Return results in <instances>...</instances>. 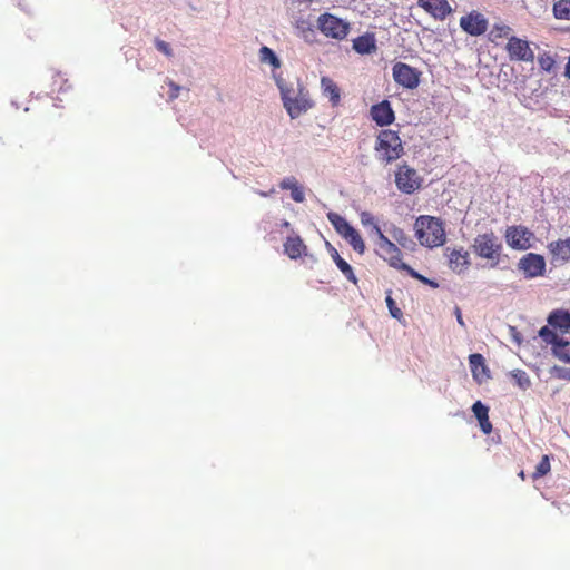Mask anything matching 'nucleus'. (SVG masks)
Wrapping results in <instances>:
<instances>
[{"instance_id":"nucleus-1","label":"nucleus","mask_w":570,"mask_h":570,"mask_svg":"<svg viewBox=\"0 0 570 570\" xmlns=\"http://www.w3.org/2000/svg\"><path fill=\"white\" fill-rule=\"evenodd\" d=\"M414 232L420 245L428 248L442 246L446 239L443 222L434 216H419L414 223Z\"/></svg>"},{"instance_id":"nucleus-2","label":"nucleus","mask_w":570,"mask_h":570,"mask_svg":"<svg viewBox=\"0 0 570 570\" xmlns=\"http://www.w3.org/2000/svg\"><path fill=\"white\" fill-rule=\"evenodd\" d=\"M278 88L283 106L292 119L298 118L302 114L314 107V101L309 97V91L302 85L295 92L283 82L278 81Z\"/></svg>"},{"instance_id":"nucleus-3","label":"nucleus","mask_w":570,"mask_h":570,"mask_svg":"<svg viewBox=\"0 0 570 570\" xmlns=\"http://www.w3.org/2000/svg\"><path fill=\"white\" fill-rule=\"evenodd\" d=\"M374 150L376 158L384 164L397 160L404 154V147L399 132L391 129L380 130L376 136Z\"/></svg>"},{"instance_id":"nucleus-4","label":"nucleus","mask_w":570,"mask_h":570,"mask_svg":"<svg viewBox=\"0 0 570 570\" xmlns=\"http://www.w3.org/2000/svg\"><path fill=\"white\" fill-rule=\"evenodd\" d=\"M471 247L478 257L489 261L491 267H495L500 263L503 246L494 232L476 235Z\"/></svg>"},{"instance_id":"nucleus-5","label":"nucleus","mask_w":570,"mask_h":570,"mask_svg":"<svg viewBox=\"0 0 570 570\" xmlns=\"http://www.w3.org/2000/svg\"><path fill=\"white\" fill-rule=\"evenodd\" d=\"M327 219L333 225L336 233L348 242L356 253L360 255L365 253L366 246L360 232L355 229L343 216L337 213L330 212L327 214Z\"/></svg>"},{"instance_id":"nucleus-6","label":"nucleus","mask_w":570,"mask_h":570,"mask_svg":"<svg viewBox=\"0 0 570 570\" xmlns=\"http://www.w3.org/2000/svg\"><path fill=\"white\" fill-rule=\"evenodd\" d=\"M317 28L327 38L343 40L350 32V23L343 19L325 12L317 19Z\"/></svg>"},{"instance_id":"nucleus-7","label":"nucleus","mask_w":570,"mask_h":570,"mask_svg":"<svg viewBox=\"0 0 570 570\" xmlns=\"http://www.w3.org/2000/svg\"><path fill=\"white\" fill-rule=\"evenodd\" d=\"M377 236V254L382 257L387 264L396 269L404 271L407 264L402 262V252L397 247L396 244L391 242L381 230V228H376Z\"/></svg>"},{"instance_id":"nucleus-8","label":"nucleus","mask_w":570,"mask_h":570,"mask_svg":"<svg viewBox=\"0 0 570 570\" xmlns=\"http://www.w3.org/2000/svg\"><path fill=\"white\" fill-rule=\"evenodd\" d=\"M395 185L404 194H413L422 185V178L417 171L407 164H402L395 171Z\"/></svg>"},{"instance_id":"nucleus-9","label":"nucleus","mask_w":570,"mask_h":570,"mask_svg":"<svg viewBox=\"0 0 570 570\" xmlns=\"http://www.w3.org/2000/svg\"><path fill=\"white\" fill-rule=\"evenodd\" d=\"M534 234L523 225L508 226L504 232L507 245L515 250H527L531 247Z\"/></svg>"},{"instance_id":"nucleus-10","label":"nucleus","mask_w":570,"mask_h":570,"mask_svg":"<svg viewBox=\"0 0 570 570\" xmlns=\"http://www.w3.org/2000/svg\"><path fill=\"white\" fill-rule=\"evenodd\" d=\"M539 336L547 344L552 345V351L556 357L563 363H570V342L564 340L558 333L552 331L549 326H543L539 331Z\"/></svg>"},{"instance_id":"nucleus-11","label":"nucleus","mask_w":570,"mask_h":570,"mask_svg":"<svg viewBox=\"0 0 570 570\" xmlns=\"http://www.w3.org/2000/svg\"><path fill=\"white\" fill-rule=\"evenodd\" d=\"M394 81L406 89H415L421 81L422 72L405 62H396L392 68Z\"/></svg>"},{"instance_id":"nucleus-12","label":"nucleus","mask_w":570,"mask_h":570,"mask_svg":"<svg viewBox=\"0 0 570 570\" xmlns=\"http://www.w3.org/2000/svg\"><path fill=\"white\" fill-rule=\"evenodd\" d=\"M518 269L525 278H535L542 276L546 272V259L542 255L528 253L518 262Z\"/></svg>"},{"instance_id":"nucleus-13","label":"nucleus","mask_w":570,"mask_h":570,"mask_svg":"<svg viewBox=\"0 0 570 570\" xmlns=\"http://www.w3.org/2000/svg\"><path fill=\"white\" fill-rule=\"evenodd\" d=\"M507 51L511 60H519L531 62L534 59V53L527 40L518 37H511L507 43Z\"/></svg>"},{"instance_id":"nucleus-14","label":"nucleus","mask_w":570,"mask_h":570,"mask_svg":"<svg viewBox=\"0 0 570 570\" xmlns=\"http://www.w3.org/2000/svg\"><path fill=\"white\" fill-rule=\"evenodd\" d=\"M445 255L448 257V264L450 269H452L456 274L464 273L471 265L470 254L463 247H446Z\"/></svg>"},{"instance_id":"nucleus-15","label":"nucleus","mask_w":570,"mask_h":570,"mask_svg":"<svg viewBox=\"0 0 570 570\" xmlns=\"http://www.w3.org/2000/svg\"><path fill=\"white\" fill-rule=\"evenodd\" d=\"M370 115L372 120L380 127L389 126L395 120L394 111L387 100L373 105L370 109Z\"/></svg>"},{"instance_id":"nucleus-16","label":"nucleus","mask_w":570,"mask_h":570,"mask_svg":"<svg viewBox=\"0 0 570 570\" xmlns=\"http://www.w3.org/2000/svg\"><path fill=\"white\" fill-rule=\"evenodd\" d=\"M461 28L471 36H480L487 31L488 22L480 13H470L460 20Z\"/></svg>"},{"instance_id":"nucleus-17","label":"nucleus","mask_w":570,"mask_h":570,"mask_svg":"<svg viewBox=\"0 0 570 570\" xmlns=\"http://www.w3.org/2000/svg\"><path fill=\"white\" fill-rule=\"evenodd\" d=\"M417 4L436 19H444L451 12L446 0H419Z\"/></svg>"},{"instance_id":"nucleus-18","label":"nucleus","mask_w":570,"mask_h":570,"mask_svg":"<svg viewBox=\"0 0 570 570\" xmlns=\"http://www.w3.org/2000/svg\"><path fill=\"white\" fill-rule=\"evenodd\" d=\"M552 331L563 335L570 332V313L567 311L558 309L552 312L548 317V325Z\"/></svg>"},{"instance_id":"nucleus-19","label":"nucleus","mask_w":570,"mask_h":570,"mask_svg":"<svg viewBox=\"0 0 570 570\" xmlns=\"http://www.w3.org/2000/svg\"><path fill=\"white\" fill-rule=\"evenodd\" d=\"M469 363L472 372L473 379L478 383H482L485 380L490 379V371L488 366L485 365L484 357L479 354L474 353L469 356Z\"/></svg>"},{"instance_id":"nucleus-20","label":"nucleus","mask_w":570,"mask_h":570,"mask_svg":"<svg viewBox=\"0 0 570 570\" xmlns=\"http://www.w3.org/2000/svg\"><path fill=\"white\" fill-rule=\"evenodd\" d=\"M307 247L299 236H289L284 243V252L291 259H297L306 254Z\"/></svg>"},{"instance_id":"nucleus-21","label":"nucleus","mask_w":570,"mask_h":570,"mask_svg":"<svg viewBox=\"0 0 570 570\" xmlns=\"http://www.w3.org/2000/svg\"><path fill=\"white\" fill-rule=\"evenodd\" d=\"M327 249L337 268L342 272V274L353 284H357V277L354 274L352 266L343 259L335 247H333L328 242L326 243Z\"/></svg>"},{"instance_id":"nucleus-22","label":"nucleus","mask_w":570,"mask_h":570,"mask_svg":"<svg viewBox=\"0 0 570 570\" xmlns=\"http://www.w3.org/2000/svg\"><path fill=\"white\" fill-rule=\"evenodd\" d=\"M321 89L325 97L328 98L332 107H336L341 102V90L336 82L330 77L321 78Z\"/></svg>"},{"instance_id":"nucleus-23","label":"nucleus","mask_w":570,"mask_h":570,"mask_svg":"<svg viewBox=\"0 0 570 570\" xmlns=\"http://www.w3.org/2000/svg\"><path fill=\"white\" fill-rule=\"evenodd\" d=\"M548 249L554 259L561 262L570 261V237L551 242Z\"/></svg>"},{"instance_id":"nucleus-24","label":"nucleus","mask_w":570,"mask_h":570,"mask_svg":"<svg viewBox=\"0 0 570 570\" xmlns=\"http://www.w3.org/2000/svg\"><path fill=\"white\" fill-rule=\"evenodd\" d=\"M472 411L479 421L482 432L490 434L492 432V424L489 420V407L485 406L481 401H476L472 405Z\"/></svg>"},{"instance_id":"nucleus-25","label":"nucleus","mask_w":570,"mask_h":570,"mask_svg":"<svg viewBox=\"0 0 570 570\" xmlns=\"http://www.w3.org/2000/svg\"><path fill=\"white\" fill-rule=\"evenodd\" d=\"M353 49L361 55L374 52L376 50L374 35L366 33L355 38L353 40Z\"/></svg>"},{"instance_id":"nucleus-26","label":"nucleus","mask_w":570,"mask_h":570,"mask_svg":"<svg viewBox=\"0 0 570 570\" xmlns=\"http://www.w3.org/2000/svg\"><path fill=\"white\" fill-rule=\"evenodd\" d=\"M282 189L291 190V197L296 203H303L305 200V194L303 187L298 184L297 179L293 176L284 178L279 183Z\"/></svg>"},{"instance_id":"nucleus-27","label":"nucleus","mask_w":570,"mask_h":570,"mask_svg":"<svg viewBox=\"0 0 570 570\" xmlns=\"http://www.w3.org/2000/svg\"><path fill=\"white\" fill-rule=\"evenodd\" d=\"M391 236L393 239L403 248H410L413 245V240L407 236V234L400 227L393 225L390 229Z\"/></svg>"},{"instance_id":"nucleus-28","label":"nucleus","mask_w":570,"mask_h":570,"mask_svg":"<svg viewBox=\"0 0 570 570\" xmlns=\"http://www.w3.org/2000/svg\"><path fill=\"white\" fill-rule=\"evenodd\" d=\"M553 14L560 20H570V0H558L553 4Z\"/></svg>"},{"instance_id":"nucleus-29","label":"nucleus","mask_w":570,"mask_h":570,"mask_svg":"<svg viewBox=\"0 0 570 570\" xmlns=\"http://www.w3.org/2000/svg\"><path fill=\"white\" fill-rule=\"evenodd\" d=\"M259 58L262 62H267L272 65L274 68H279L281 66V61L275 55V52L266 46H263L259 49Z\"/></svg>"},{"instance_id":"nucleus-30","label":"nucleus","mask_w":570,"mask_h":570,"mask_svg":"<svg viewBox=\"0 0 570 570\" xmlns=\"http://www.w3.org/2000/svg\"><path fill=\"white\" fill-rule=\"evenodd\" d=\"M511 377L513 379L515 385H518L523 391L528 390L531 385L530 377L523 370H513L511 372Z\"/></svg>"},{"instance_id":"nucleus-31","label":"nucleus","mask_w":570,"mask_h":570,"mask_svg":"<svg viewBox=\"0 0 570 570\" xmlns=\"http://www.w3.org/2000/svg\"><path fill=\"white\" fill-rule=\"evenodd\" d=\"M550 458L549 455H543L538 465L535 466V471L532 473V479L538 480L547 475L550 472Z\"/></svg>"},{"instance_id":"nucleus-32","label":"nucleus","mask_w":570,"mask_h":570,"mask_svg":"<svg viewBox=\"0 0 570 570\" xmlns=\"http://www.w3.org/2000/svg\"><path fill=\"white\" fill-rule=\"evenodd\" d=\"M392 294V291H387L386 292V298H385V302H386V305H387V308H389V312L391 314L392 317L396 318V320H401L402 316H403V313L402 311L396 306V303L395 301L392 298L391 296Z\"/></svg>"},{"instance_id":"nucleus-33","label":"nucleus","mask_w":570,"mask_h":570,"mask_svg":"<svg viewBox=\"0 0 570 570\" xmlns=\"http://www.w3.org/2000/svg\"><path fill=\"white\" fill-rule=\"evenodd\" d=\"M404 272H406L411 277H413V278L420 281L421 283L426 284L433 288H436L439 286L436 282L429 279L428 277L421 275L415 269H413L410 265H407L405 267Z\"/></svg>"},{"instance_id":"nucleus-34","label":"nucleus","mask_w":570,"mask_h":570,"mask_svg":"<svg viewBox=\"0 0 570 570\" xmlns=\"http://www.w3.org/2000/svg\"><path fill=\"white\" fill-rule=\"evenodd\" d=\"M360 219L363 226H371L376 234V228H380L379 224L376 223L374 216L370 212H362L360 214Z\"/></svg>"},{"instance_id":"nucleus-35","label":"nucleus","mask_w":570,"mask_h":570,"mask_svg":"<svg viewBox=\"0 0 570 570\" xmlns=\"http://www.w3.org/2000/svg\"><path fill=\"white\" fill-rule=\"evenodd\" d=\"M538 63L542 70L551 71L553 69L556 62H554V59L550 55L543 53L538 58Z\"/></svg>"},{"instance_id":"nucleus-36","label":"nucleus","mask_w":570,"mask_h":570,"mask_svg":"<svg viewBox=\"0 0 570 570\" xmlns=\"http://www.w3.org/2000/svg\"><path fill=\"white\" fill-rule=\"evenodd\" d=\"M155 46H156L157 50L163 52L165 56L173 57V50L168 42L160 40V39H156Z\"/></svg>"},{"instance_id":"nucleus-37","label":"nucleus","mask_w":570,"mask_h":570,"mask_svg":"<svg viewBox=\"0 0 570 570\" xmlns=\"http://www.w3.org/2000/svg\"><path fill=\"white\" fill-rule=\"evenodd\" d=\"M167 83L169 86V92H168L169 100H174L179 96L181 88L179 85L175 83L173 80H168Z\"/></svg>"},{"instance_id":"nucleus-38","label":"nucleus","mask_w":570,"mask_h":570,"mask_svg":"<svg viewBox=\"0 0 570 570\" xmlns=\"http://www.w3.org/2000/svg\"><path fill=\"white\" fill-rule=\"evenodd\" d=\"M566 76L570 78V57H569L568 63L566 66Z\"/></svg>"},{"instance_id":"nucleus-39","label":"nucleus","mask_w":570,"mask_h":570,"mask_svg":"<svg viewBox=\"0 0 570 570\" xmlns=\"http://www.w3.org/2000/svg\"><path fill=\"white\" fill-rule=\"evenodd\" d=\"M510 28L509 27H502L500 28V31H502L504 33V36H507L509 32H510Z\"/></svg>"},{"instance_id":"nucleus-40","label":"nucleus","mask_w":570,"mask_h":570,"mask_svg":"<svg viewBox=\"0 0 570 570\" xmlns=\"http://www.w3.org/2000/svg\"><path fill=\"white\" fill-rule=\"evenodd\" d=\"M518 475H519V478H520L521 480H523V481L525 480V473H524V471H523V470H521V471L519 472V474H518Z\"/></svg>"},{"instance_id":"nucleus-41","label":"nucleus","mask_w":570,"mask_h":570,"mask_svg":"<svg viewBox=\"0 0 570 570\" xmlns=\"http://www.w3.org/2000/svg\"><path fill=\"white\" fill-rule=\"evenodd\" d=\"M458 322H459L460 324H463V321H462V317H461V314H460V313L458 314Z\"/></svg>"}]
</instances>
